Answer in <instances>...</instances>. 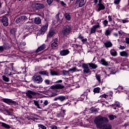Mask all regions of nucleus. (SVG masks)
Segmentation results:
<instances>
[{"instance_id": "f257e3e1", "label": "nucleus", "mask_w": 129, "mask_h": 129, "mask_svg": "<svg viewBox=\"0 0 129 129\" xmlns=\"http://www.w3.org/2000/svg\"><path fill=\"white\" fill-rule=\"evenodd\" d=\"M94 123L96 124L97 128L99 129H111L112 127L110 124H104L107 123L109 120L106 117L102 116V115H99L96 116L94 120Z\"/></svg>"}, {"instance_id": "f03ea898", "label": "nucleus", "mask_w": 129, "mask_h": 129, "mask_svg": "<svg viewBox=\"0 0 129 129\" xmlns=\"http://www.w3.org/2000/svg\"><path fill=\"white\" fill-rule=\"evenodd\" d=\"M61 33L64 37H68L72 33V26L70 25H66L61 30Z\"/></svg>"}, {"instance_id": "7ed1b4c3", "label": "nucleus", "mask_w": 129, "mask_h": 129, "mask_svg": "<svg viewBox=\"0 0 129 129\" xmlns=\"http://www.w3.org/2000/svg\"><path fill=\"white\" fill-rule=\"evenodd\" d=\"M26 29L28 30L29 32H33V31H35V30L38 29V26L34 24L33 22L28 21L26 24Z\"/></svg>"}, {"instance_id": "20e7f679", "label": "nucleus", "mask_w": 129, "mask_h": 129, "mask_svg": "<svg viewBox=\"0 0 129 129\" xmlns=\"http://www.w3.org/2000/svg\"><path fill=\"white\" fill-rule=\"evenodd\" d=\"M1 101L4 102L5 103H7L9 105H14L16 106L18 104V103L15 101L13 100V99H9V98H3L1 99Z\"/></svg>"}, {"instance_id": "39448f33", "label": "nucleus", "mask_w": 129, "mask_h": 129, "mask_svg": "<svg viewBox=\"0 0 129 129\" xmlns=\"http://www.w3.org/2000/svg\"><path fill=\"white\" fill-rule=\"evenodd\" d=\"M31 7L34 10H41L45 8V5L42 4L33 3L32 4Z\"/></svg>"}, {"instance_id": "423d86ee", "label": "nucleus", "mask_w": 129, "mask_h": 129, "mask_svg": "<svg viewBox=\"0 0 129 129\" xmlns=\"http://www.w3.org/2000/svg\"><path fill=\"white\" fill-rule=\"evenodd\" d=\"M0 20L4 27H8L9 26V18L6 16L1 17Z\"/></svg>"}, {"instance_id": "0eeeda50", "label": "nucleus", "mask_w": 129, "mask_h": 129, "mask_svg": "<svg viewBox=\"0 0 129 129\" xmlns=\"http://www.w3.org/2000/svg\"><path fill=\"white\" fill-rule=\"evenodd\" d=\"M32 79L34 82H36V83H42L43 82V78L40 75H34L32 77Z\"/></svg>"}, {"instance_id": "6e6552de", "label": "nucleus", "mask_w": 129, "mask_h": 129, "mask_svg": "<svg viewBox=\"0 0 129 129\" xmlns=\"http://www.w3.org/2000/svg\"><path fill=\"white\" fill-rule=\"evenodd\" d=\"M88 66H89L88 63H84L82 64V67L83 69H84V70H83L84 74H87L91 72V71H90V69H89Z\"/></svg>"}, {"instance_id": "1a4fd4ad", "label": "nucleus", "mask_w": 129, "mask_h": 129, "mask_svg": "<svg viewBox=\"0 0 129 129\" xmlns=\"http://www.w3.org/2000/svg\"><path fill=\"white\" fill-rule=\"evenodd\" d=\"M59 45V39L58 38H53L51 43V48L56 49Z\"/></svg>"}, {"instance_id": "9d476101", "label": "nucleus", "mask_w": 129, "mask_h": 129, "mask_svg": "<svg viewBox=\"0 0 129 129\" xmlns=\"http://www.w3.org/2000/svg\"><path fill=\"white\" fill-rule=\"evenodd\" d=\"M26 96L28 97V98H30V99L33 98V96H36L37 94H38V93L36 92H33L31 90H28L26 93Z\"/></svg>"}, {"instance_id": "9b49d317", "label": "nucleus", "mask_w": 129, "mask_h": 129, "mask_svg": "<svg viewBox=\"0 0 129 129\" xmlns=\"http://www.w3.org/2000/svg\"><path fill=\"white\" fill-rule=\"evenodd\" d=\"M46 23L45 25H43L41 29L39 30V33L41 35H44L45 33V32L47 31V29H48V26H49V24H48V23L46 22Z\"/></svg>"}, {"instance_id": "f8f14e48", "label": "nucleus", "mask_w": 129, "mask_h": 129, "mask_svg": "<svg viewBox=\"0 0 129 129\" xmlns=\"http://www.w3.org/2000/svg\"><path fill=\"white\" fill-rule=\"evenodd\" d=\"M100 25H99V23H97V24L93 26L90 29V34H95L97 29L100 28Z\"/></svg>"}, {"instance_id": "ddd939ff", "label": "nucleus", "mask_w": 129, "mask_h": 129, "mask_svg": "<svg viewBox=\"0 0 129 129\" xmlns=\"http://www.w3.org/2000/svg\"><path fill=\"white\" fill-rule=\"evenodd\" d=\"M27 19L28 18L26 16H20L16 19V22L17 24H19V23H24V22H26V21H27Z\"/></svg>"}, {"instance_id": "4468645a", "label": "nucleus", "mask_w": 129, "mask_h": 129, "mask_svg": "<svg viewBox=\"0 0 129 129\" xmlns=\"http://www.w3.org/2000/svg\"><path fill=\"white\" fill-rule=\"evenodd\" d=\"M50 89H63V88H65V86L62 84H55L52 85L50 87Z\"/></svg>"}, {"instance_id": "2eb2a0df", "label": "nucleus", "mask_w": 129, "mask_h": 129, "mask_svg": "<svg viewBox=\"0 0 129 129\" xmlns=\"http://www.w3.org/2000/svg\"><path fill=\"white\" fill-rule=\"evenodd\" d=\"M103 43L104 44V47H106V49H107L108 48H111V47H112L113 46L112 43L109 40L105 42L103 41Z\"/></svg>"}, {"instance_id": "dca6fc26", "label": "nucleus", "mask_w": 129, "mask_h": 129, "mask_svg": "<svg viewBox=\"0 0 129 129\" xmlns=\"http://www.w3.org/2000/svg\"><path fill=\"white\" fill-rule=\"evenodd\" d=\"M100 63L101 64V65H103V66H106V67L109 66V64H110L109 62L106 61L105 59L103 58L100 60Z\"/></svg>"}, {"instance_id": "f3484780", "label": "nucleus", "mask_w": 129, "mask_h": 129, "mask_svg": "<svg viewBox=\"0 0 129 129\" xmlns=\"http://www.w3.org/2000/svg\"><path fill=\"white\" fill-rule=\"evenodd\" d=\"M44 49H46V44H43L42 45L38 47V48L35 51V53H39V52L43 51V50H44Z\"/></svg>"}, {"instance_id": "a211bd4d", "label": "nucleus", "mask_w": 129, "mask_h": 129, "mask_svg": "<svg viewBox=\"0 0 129 129\" xmlns=\"http://www.w3.org/2000/svg\"><path fill=\"white\" fill-rule=\"evenodd\" d=\"M70 53L69 49H63L60 52V56H66Z\"/></svg>"}, {"instance_id": "6ab92c4d", "label": "nucleus", "mask_w": 129, "mask_h": 129, "mask_svg": "<svg viewBox=\"0 0 129 129\" xmlns=\"http://www.w3.org/2000/svg\"><path fill=\"white\" fill-rule=\"evenodd\" d=\"M66 114V110H62L57 115V117H64Z\"/></svg>"}, {"instance_id": "aec40b11", "label": "nucleus", "mask_w": 129, "mask_h": 129, "mask_svg": "<svg viewBox=\"0 0 129 129\" xmlns=\"http://www.w3.org/2000/svg\"><path fill=\"white\" fill-rule=\"evenodd\" d=\"M98 6L97 12H100V11H104L105 10V6L103 4H98Z\"/></svg>"}, {"instance_id": "412c9836", "label": "nucleus", "mask_w": 129, "mask_h": 129, "mask_svg": "<svg viewBox=\"0 0 129 129\" xmlns=\"http://www.w3.org/2000/svg\"><path fill=\"white\" fill-rule=\"evenodd\" d=\"M110 54H111V56L113 57H116V56H117V52L114 48H112L110 50Z\"/></svg>"}, {"instance_id": "4be33fe9", "label": "nucleus", "mask_w": 129, "mask_h": 129, "mask_svg": "<svg viewBox=\"0 0 129 129\" xmlns=\"http://www.w3.org/2000/svg\"><path fill=\"white\" fill-rule=\"evenodd\" d=\"M54 34H55V31L53 29H50L48 34H47V38H52L53 36H54Z\"/></svg>"}, {"instance_id": "5701e85b", "label": "nucleus", "mask_w": 129, "mask_h": 129, "mask_svg": "<svg viewBox=\"0 0 129 129\" xmlns=\"http://www.w3.org/2000/svg\"><path fill=\"white\" fill-rule=\"evenodd\" d=\"M10 48V46L7 45L4 46H0V52H4V50H8Z\"/></svg>"}, {"instance_id": "b1692460", "label": "nucleus", "mask_w": 129, "mask_h": 129, "mask_svg": "<svg viewBox=\"0 0 129 129\" xmlns=\"http://www.w3.org/2000/svg\"><path fill=\"white\" fill-rule=\"evenodd\" d=\"M50 73L51 76H58L60 75V74L59 73V72L55 71H52V70H50Z\"/></svg>"}, {"instance_id": "393cba45", "label": "nucleus", "mask_w": 129, "mask_h": 129, "mask_svg": "<svg viewBox=\"0 0 129 129\" xmlns=\"http://www.w3.org/2000/svg\"><path fill=\"white\" fill-rule=\"evenodd\" d=\"M88 65H89V67H90V68H92V69H96V68L98 67V66H97V64L92 62L88 63Z\"/></svg>"}, {"instance_id": "a878e982", "label": "nucleus", "mask_w": 129, "mask_h": 129, "mask_svg": "<svg viewBox=\"0 0 129 129\" xmlns=\"http://www.w3.org/2000/svg\"><path fill=\"white\" fill-rule=\"evenodd\" d=\"M70 72H72V73L74 72H79L80 71V70L77 69L76 67H73L69 70Z\"/></svg>"}, {"instance_id": "bb28decb", "label": "nucleus", "mask_w": 129, "mask_h": 129, "mask_svg": "<svg viewBox=\"0 0 129 129\" xmlns=\"http://www.w3.org/2000/svg\"><path fill=\"white\" fill-rule=\"evenodd\" d=\"M119 54L121 57H128V53L125 51H121Z\"/></svg>"}, {"instance_id": "cd10ccee", "label": "nucleus", "mask_w": 129, "mask_h": 129, "mask_svg": "<svg viewBox=\"0 0 129 129\" xmlns=\"http://www.w3.org/2000/svg\"><path fill=\"white\" fill-rule=\"evenodd\" d=\"M87 0H80L79 4V8H82L86 4Z\"/></svg>"}, {"instance_id": "c85d7f7f", "label": "nucleus", "mask_w": 129, "mask_h": 129, "mask_svg": "<svg viewBox=\"0 0 129 129\" xmlns=\"http://www.w3.org/2000/svg\"><path fill=\"white\" fill-rule=\"evenodd\" d=\"M41 20L40 17H36L34 19V23L37 25H40L41 24Z\"/></svg>"}, {"instance_id": "c756f323", "label": "nucleus", "mask_w": 129, "mask_h": 129, "mask_svg": "<svg viewBox=\"0 0 129 129\" xmlns=\"http://www.w3.org/2000/svg\"><path fill=\"white\" fill-rule=\"evenodd\" d=\"M2 124V126L5 127V128H11V126L5 122H0V124Z\"/></svg>"}, {"instance_id": "7c9ffc66", "label": "nucleus", "mask_w": 129, "mask_h": 129, "mask_svg": "<svg viewBox=\"0 0 129 129\" xmlns=\"http://www.w3.org/2000/svg\"><path fill=\"white\" fill-rule=\"evenodd\" d=\"M104 34L105 36H107V37H108V36H110V35H111V31L109 29H107L105 30Z\"/></svg>"}, {"instance_id": "2f4dec72", "label": "nucleus", "mask_w": 129, "mask_h": 129, "mask_svg": "<svg viewBox=\"0 0 129 129\" xmlns=\"http://www.w3.org/2000/svg\"><path fill=\"white\" fill-rule=\"evenodd\" d=\"M39 74H40V75H46V76H49V73L46 71H40L39 72Z\"/></svg>"}, {"instance_id": "473e14b6", "label": "nucleus", "mask_w": 129, "mask_h": 129, "mask_svg": "<svg viewBox=\"0 0 129 129\" xmlns=\"http://www.w3.org/2000/svg\"><path fill=\"white\" fill-rule=\"evenodd\" d=\"M64 17L67 21H70V20H71V15H70V14L69 13H66L64 14Z\"/></svg>"}, {"instance_id": "72a5a7b5", "label": "nucleus", "mask_w": 129, "mask_h": 129, "mask_svg": "<svg viewBox=\"0 0 129 129\" xmlns=\"http://www.w3.org/2000/svg\"><path fill=\"white\" fill-rule=\"evenodd\" d=\"M95 77H96V79L97 80L99 83H101V78L100 77V75L96 74L95 76Z\"/></svg>"}, {"instance_id": "f704fd0d", "label": "nucleus", "mask_w": 129, "mask_h": 129, "mask_svg": "<svg viewBox=\"0 0 129 129\" xmlns=\"http://www.w3.org/2000/svg\"><path fill=\"white\" fill-rule=\"evenodd\" d=\"M93 92L95 93H99V92H100V88L97 87V88H94Z\"/></svg>"}, {"instance_id": "c9c22d12", "label": "nucleus", "mask_w": 129, "mask_h": 129, "mask_svg": "<svg viewBox=\"0 0 129 129\" xmlns=\"http://www.w3.org/2000/svg\"><path fill=\"white\" fill-rule=\"evenodd\" d=\"M108 117H109L110 120H113V119H114V118H116V116L113 115V114H111L108 116Z\"/></svg>"}, {"instance_id": "e433bc0d", "label": "nucleus", "mask_w": 129, "mask_h": 129, "mask_svg": "<svg viewBox=\"0 0 129 129\" xmlns=\"http://www.w3.org/2000/svg\"><path fill=\"white\" fill-rule=\"evenodd\" d=\"M33 102L35 106H37V108L41 109V107H40V105L39 104V102H38V101L34 100Z\"/></svg>"}, {"instance_id": "4c0bfd02", "label": "nucleus", "mask_w": 129, "mask_h": 129, "mask_svg": "<svg viewBox=\"0 0 129 129\" xmlns=\"http://www.w3.org/2000/svg\"><path fill=\"white\" fill-rule=\"evenodd\" d=\"M59 100L60 101H64V100H66V96H59Z\"/></svg>"}, {"instance_id": "58836bf2", "label": "nucleus", "mask_w": 129, "mask_h": 129, "mask_svg": "<svg viewBox=\"0 0 129 129\" xmlns=\"http://www.w3.org/2000/svg\"><path fill=\"white\" fill-rule=\"evenodd\" d=\"M2 77L4 81H6V82H9V81H10V79L7 77L6 76H3Z\"/></svg>"}, {"instance_id": "ea45409f", "label": "nucleus", "mask_w": 129, "mask_h": 129, "mask_svg": "<svg viewBox=\"0 0 129 129\" xmlns=\"http://www.w3.org/2000/svg\"><path fill=\"white\" fill-rule=\"evenodd\" d=\"M85 97H87V96H86L85 95L83 94L79 98V99L80 100H81V101H83V100H84V99L85 98Z\"/></svg>"}, {"instance_id": "a19ab883", "label": "nucleus", "mask_w": 129, "mask_h": 129, "mask_svg": "<svg viewBox=\"0 0 129 129\" xmlns=\"http://www.w3.org/2000/svg\"><path fill=\"white\" fill-rule=\"evenodd\" d=\"M103 25L104 27H107V25H108V21L107 20H105L103 21Z\"/></svg>"}, {"instance_id": "79ce46f5", "label": "nucleus", "mask_w": 129, "mask_h": 129, "mask_svg": "<svg viewBox=\"0 0 129 129\" xmlns=\"http://www.w3.org/2000/svg\"><path fill=\"white\" fill-rule=\"evenodd\" d=\"M59 3L62 7H64L65 8V7L67 6V4H66L63 1H60Z\"/></svg>"}, {"instance_id": "37998d69", "label": "nucleus", "mask_w": 129, "mask_h": 129, "mask_svg": "<svg viewBox=\"0 0 129 129\" xmlns=\"http://www.w3.org/2000/svg\"><path fill=\"white\" fill-rule=\"evenodd\" d=\"M100 98H107L108 97V96L106 94H103V95L100 96Z\"/></svg>"}, {"instance_id": "c03bdc74", "label": "nucleus", "mask_w": 129, "mask_h": 129, "mask_svg": "<svg viewBox=\"0 0 129 129\" xmlns=\"http://www.w3.org/2000/svg\"><path fill=\"white\" fill-rule=\"evenodd\" d=\"M69 72H70L69 70L68 71H66V70L62 71V73L63 75H67V74H68V73H69Z\"/></svg>"}, {"instance_id": "a18cd8bd", "label": "nucleus", "mask_w": 129, "mask_h": 129, "mask_svg": "<svg viewBox=\"0 0 129 129\" xmlns=\"http://www.w3.org/2000/svg\"><path fill=\"white\" fill-rule=\"evenodd\" d=\"M38 127H40V128H42V129H47V127L42 124H38Z\"/></svg>"}, {"instance_id": "49530a36", "label": "nucleus", "mask_w": 129, "mask_h": 129, "mask_svg": "<svg viewBox=\"0 0 129 129\" xmlns=\"http://www.w3.org/2000/svg\"><path fill=\"white\" fill-rule=\"evenodd\" d=\"M38 127H40V128H42V129H47V127L42 124H38Z\"/></svg>"}, {"instance_id": "de8ad7c7", "label": "nucleus", "mask_w": 129, "mask_h": 129, "mask_svg": "<svg viewBox=\"0 0 129 129\" xmlns=\"http://www.w3.org/2000/svg\"><path fill=\"white\" fill-rule=\"evenodd\" d=\"M108 22H109V23H111V22H112V16L109 15L108 16Z\"/></svg>"}, {"instance_id": "09e8293b", "label": "nucleus", "mask_w": 129, "mask_h": 129, "mask_svg": "<svg viewBox=\"0 0 129 129\" xmlns=\"http://www.w3.org/2000/svg\"><path fill=\"white\" fill-rule=\"evenodd\" d=\"M44 83L45 84H47V85H50V80H49L48 79L45 80Z\"/></svg>"}, {"instance_id": "8fccbe9b", "label": "nucleus", "mask_w": 129, "mask_h": 129, "mask_svg": "<svg viewBox=\"0 0 129 129\" xmlns=\"http://www.w3.org/2000/svg\"><path fill=\"white\" fill-rule=\"evenodd\" d=\"M119 47H118L119 49H120L121 50H123V49H125L126 48V46H122L121 45H119Z\"/></svg>"}, {"instance_id": "3c124183", "label": "nucleus", "mask_w": 129, "mask_h": 129, "mask_svg": "<svg viewBox=\"0 0 129 129\" xmlns=\"http://www.w3.org/2000/svg\"><path fill=\"white\" fill-rule=\"evenodd\" d=\"M78 39H79L80 40H82V39H83V36L81 33L79 34Z\"/></svg>"}, {"instance_id": "603ef678", "label": "nucleus", "mask_w": 129, "mask_h": 129, "mask_svg": "<svg viewBox=\"0 0 129 129\" xmlns=\"http://www.w3.org/2000/svg\"><path fill=\"white\" fill-rule=\"evenodd\" d=\"M119 3H120V0H114V1L115 5H119Z\"/></svg>"}, {"instance_id": "864d4df0", "label": "nucleus", "mask_w": 129, "mask_h": 129, "mask_svg": "<svg viewBox=\"0 0 129 129\" xmlns=\"http://www.w3.org/2000/svg\"><path fill=\"white\" fill-rule=\"evenodd\" d=\"M53 1L54 0H47V3L49 6H50V5H52V3H53Z\"/></svg>"}, {"instance_id": "5fc2aeb1", "label": "nucleus", "mask_w": 129, "mask_h": 129, "mask_svg": "<svg viewBox=\"0 0 129 129\" xmlns=\"http://www.w3.org/2000/svg\"><path fill=\"white\" fill-rule=\"evenodd\" d=\"M115 104L117 107H120V103L119 102H115Z\"/></svg>"}, {"instance_id": "6e6d98bb", "label": "nucleus", "mask_w": 129, "mask_h": 129, "mask_svg": "<svg viewBox=\"0 0 129 129\" xmlns=\"http://www.w3.org/2000/svg\"><path fill=\"white\" fill-rule=\"evenodd\" d=\"M126 44H128L129 45V38L126 37L125 39Z\"/></svg>"}, {"instance_id": "4d7b16f0", "label": "nucleus", "mask_w": 129, "mask_h": 129, "mask_svg": "<svg viewBox=\"0 0 129 129\" xmlns=\"http://www.w3.org/2000/svg\"><path fill=\"white\" fill-rule=\"evenodd\" d=\"M57 95H58V94H57V93H52L51 94V96L52 97H54V96H57Z\"/></svg>"}, {"instance_id": "13d9d810", "label": "nucleus", "mask_w": 129, "mask_h": 129, "mask_svg": "<svg viewBox=\"0 0 129 129\" xmlns=\"http://www.w3.org/2000/svg\"><path fill=\"white\" fill-rule=\"evenodd\" d=\"M82 42L84 44L85 42H87V38L82 39Z\"/></svg>"}, {"instance_id": "bf43d9fd", "label": "nucleus", "mask_w": 129, "mask_h": 129, "mask_svg": "<svg viewBox=\"0 0 129 129\" xmlns=\"http://www.w3.org/2000/svg\"><path fill=\"white\" fill-rule=\"evenodd\" d=\"M54 101H57V100H59V96L55 97L53 99Z\"/></svg>"}, {"instance_id": "052dcab7", "label": "nucleus", "mask_w": 129, "mask_h": 129, "mask_svg": "<svg viewBox=\"0 0 129 129\" xmlns=\"http://www.w3.org/2000/svg\"><path fill=\"white\" fill-rule=\"evenodd\" d=\"M7 71H8L7 69H5V74H8L9 76L12 75V73H10V74H9V73H8Z\"/></svg>"}, {"instance_id": "680f3d73", "label": "nucleus", "mask_w": 129, "mask_h": 129, "mask_svg": "<svg viewBox=\"0 0 129 129\" xmlns=\"http://www.w3.org/2000/svg\"><path fill=\"white\" fill-rule=\"evenodd\" d=\"M118 34L120 36V37H121V36H122V35H124V33L123 32H121L120 31H118Z\"/></svg>"}, {"instance_id": "e2e57ef3", "label": "nucleus", "mask_w": 129, "mask_h": 129, "mask_svg": "<svg viewBox=\"0 0 129 129\" xmlns=\"http://www.w3.org/2000/svg\"><path fill=\"white\" fill-rule=\"evenodd\" d=\"M43 104H44L45 106L48 105V101H47V100L44 101V102H43Z\"/></svg>"}, {"instance_id": "0e129e2a", "label": "nucleus", "mask_w": 129, "mask_h": 129, "mask_svg": "<svg viewBox=\"0 0 129 129\" xmlns=\"http://www.w3.org/2000/svg\"><path fill=\"white\" fill-rule=\"evenodd\" d=\"M51 129H57L56 125H52L51 126Z\"/></svg>"}, {"instance_id": "69168bd1", "label": "nucleus", "mask_w": 129, "mask_h": 129, "mask_svg": "<svg viewBox=\"0 0 129 129\" xmlns=\"http://www.w3.org/2000/svg\"><path fill=\"white\" fill-rule=\"evenodd\" d=\"M57 21H59V13L55 16Z\"/></svg>"}, {"instance_id": "338daca9", "label": "nucleus", "mask_w": 129, "mask_h": 129, "mask_svg": "<svg viewBox=\"0 0 129 129\" xmlns=\"http://www.w3.org/2000/svg\"><path fill=\"white\" fill-rule=\"evenodd\" d=\"M113 35L114 37H118V34H117V33H114Z\"/></svg>"}, {"instance_id": "774afa93", "label": "nucleus", "mask_w": 129, "mask_h": 129, "mask_svg": "<svg viewBox=\"0 0 129 129\" xmlns=\"http://www.w3.org/2000/svg\"><path fill=\"white\" fill-rule=\"evenodd\" d=\"M98 3V0H94V5H96Z\"/></svg>"}]
</instances>
